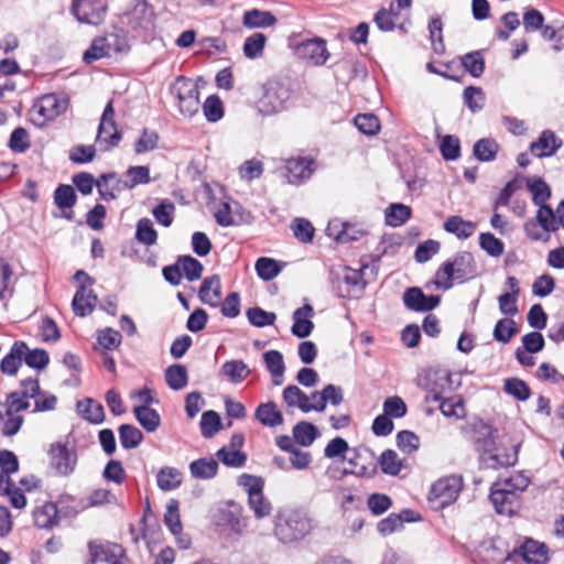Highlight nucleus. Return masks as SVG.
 I'll use <instances>...</instances> for the list:
<instances>
[{
    "label": "nucleus",
    "instance_id": "nucleus-14",
    "mask_svg": "<svg viewBox=\"0 0 564 564\" xmlns=\"http://www.w3.org/2000/svg\"><path fill=\"white\" fill-rule=\"evenodd\" d=\"M425 400L427 402L441 401L451 390V375L444 370H434L426 373Z\"/></svg>",
    "mask_w": 564,
    "mask_h": 564
},
{
    "label": "nucleus",
    "instance_id": "nucleus-15",
    "mask_svg": "<svg viewBox=\"0 0 564 564\" xmlns=\"http://www.w3.org/2000/svg\"><path fill=\"white\" fill-rule=\"evenodd\" d=\"M90 564H120L123 557V549L112 543H89Z\"/></svg>",
    "mask_w": 564,
    "mask_h": 564
},
{
    "label": "nucleus",
    "instance_id": "nucleus-59",
    "mask_svg": "<svg viewBox=\"0 0 564 564\" xmlns=\"http://www.w3.org/2000/svg\"><path fill=\"white\" fill-rule=\"evenodd\" d=\"M126 176L128 180L124 182V187L130 189L139 184H148L150 182L149 167L143 165L129 167L126 172Z\"/></svg>",
    "mask_w": 564,
    "mask_h": 564
},
{
    "label": "nucleus",
    "instance_id": "nucleus-7",
    "mask_svg": "<svg viewBox=\"0 0 564 564\" xmlns=\"http://www.w3.org/2000/svg\"><path fill=\"white\" fill-rule=\"evenodd\" d=\"M178 99L180 112L185 117H193L199 109V93L196 85L187 78L178 77L172 86Z\"/></svg>",
    "mask_w": 564,
    "mask_h": 564
},
{
    "label": "nucleus",
    "instance_id": "nucleus-20",
    "mask_svg": "<svg viewBox=\"0 0 564 564\" xmlns=\"http://www.w3.org/2000/svg\"><path fill=\"white\" fill-rule=\"evenodd\" d=\"M327 235L334 237L339 242L357 241L366 235L361 227L348 223L333 220L327 226Z\"/></svg>",
    "mask_w": 564,
    "mask_h": 564
},
{
    "label": "nucleus",
    "instance_id": "nucleus-51",
    "mask_svg": "<svg viewBox=\"0 0 564 564\" xmlns=\"http://www.w3.org/2000/svg\"><path fill=\"white\" fill-rule=\"evenodd\" d=\"M499 150L498 143L494 139H480L474 145V154L479 161H491Z\"/></svg>",
    "mask_w": 564,
    "mask_h": 564
},
{
    "label": "nucleus",
    "instance_id": "nucleus-57",
    "mask_svg": "<svg viewBox=\"0 0 564 564\" xmlns=\"http://www.w3.org/2000/svg\"><path fill=\"white\" fill-rule=\"evenodd\" d=\"M263 360L272 377H283L285 365L283 356L278 350H268L263 354Z\"/></svg>",
    "mask_w": 564,
    "mask_h": 564
},
{
    "label": "nucleus",
    "instance_id": "nucleus-4",
    "mask_svg": "<svg viewBox=\"0 0 564 564\" xmlns=\"http://www.w3.org/2000/svg\"><path fill=\"white\" fill-rule=\"evenodd\" d=\"M463 488V477L449 475L435 481L429 492V501L435 509H444L452 505Z\"/></svg>",
    "mask_w": 564,
    "mask_h": 564
},
{
    "label": "nucleus",
    "instance_id": "nucleus-36",
    "mask_svg": "<svg viewBox=\"0 0 564 564\" xmlns=\"http://www.w3.org/2000/svg\"><path fill=\"white\" fill-rule=\"evenodd\" d=\"M156 482L163 491L174 490L182 484V473L174 467H162L156 475Z\"/></svg>",
    "mask_w": 564,
    "mask_h": 564
},
{
    "label": "nucleus",
    "instance_id": "nucleus-48",
    "mask_svg": "<svg viewBox=\"0 0 564 564\" xmlns=\"http://www.w3.org/2000/svg\"><path fill=\"white\" fill-rule=\"evenodd\" d=\"M480 248L490 257L498 258L505 252V243L491 232L479 235Z\"/></svg>",
    "mask_w": 564,
    "mask_h": 564
},
{
    "label": "nucleus",
    "instance_id": "nucleus-22",
    "mask_svg": "<svg viewBox=\"0 0 564 564\" xmlns=\"http://www.w3.org/2000/svg\"><path fill=\"white\" fill-rule=\"evenodd\" d=\"M313 161L305 158L290 159L285 162V177L289 183L295 184L307 180L312 174Z\"/></svg>",
    "mask_w": 564,
    "mask_h": 564
},
{
    "label": "nucleus",
    "instance_id": "nucleus-46",
    "mask_svg": "<svg viewBox=\"0 0 564 564\" xmlns=\"http://www.w3.org/2000/svg\"><path fill=\"white\" fill-rule=\"evenodd\" d=\"M379 465L382 473L390 476H397L402 469V460L392 449H386L382 452L379 458Z\"/></svg>",
    "mask_w": 564,
    "mask_h": 564
},
{
    "label": "nucleus",
    "instance_id": "nucleus-44",
    "mask_svg": "<svg viewBox=\"0 0 564 564\" xmlns=\"http://www.w3.org/2000/svg\"><path fill=\"white\" fill-rule=\"evenodd\" d=\"M77 406L84 417L91 423H101L105 419L104 406L93 399L80 401Z\"/></svg>",
    "mask_w": 564,
    "mask_h": 564
},
{
    "label": "nucleus",
    "instance_id": "nucleus-52",
    "mask_svg": "<svg viewBox=\"0 0 564 564\" xmlns=\"http://www.w3.org/2000/svg\"><path fill=\"white\" fill-rule=\"evenodd\" d=\"M518 333L516 322L511 318L499 319L494 328V338L507 344Z\"/></svg>",
    "mask_w": 564,
    "mask_h": 564
},
{
    "label": "nucleus",
    "instance_id": "nucleus-12",
    "mask_svg": "<svg viewBox=\"0 0 564 564\" xmlns=\"http://www.w3.org/2000/svg\"><path fill=\"white\" fill-rule=\"evenodd\" d=\"M517 557H521L527 564H545L547 549L543 543L527 539L519 547L508 554L507 561H516Z\"/></svg>",
    "mask_w": 564,
    "mask_h": 564
},
{
    "label": "nucleus",
    "instance_id": "nucleus-17",
    "mask_svg": "<svg viewBox=\"0 0 564 564\" xmlns=\"http://www.w3.org/2000/svg\"><path fill=\"white\" fill-rule=\"evenodd\" d=\"M366 282L362 278V270L345 268L338 284L340 296L347 299L359 297L364 292Z\"/></svg>",
    "mask_w": 564,
    "mask_h": 564
},
{
    "label": "nucleus",
    "instance_id": "nucleus-24",
    "mask_svg": "<svg viewBox=\"0 0 564 564\" xmlns=\"http://www.w3.org/2000/svg\"><path fill=\"white\" fill-rule=\"evenodd\" d=\"M250 373L249 366L239 359L228 360L219 369V376L234 384L241 383Z\"/></svg>",
    "mask_w": 564,
    "mask_h": 564
},
{
    "label": "nucleus",
    "instance_id": "nucleus-10",
    "mask_svg": "<svg viewBox=\"0 0 564 564\" xmlns=\"http://www.w3.org/2000/svg\"><path fill=\"white\" fill-rule=\"evenodd\" d=\"M122 43L118 34L110 33L95 39L90 47L84 53L83 58L87 64H90L102 57H110L113 53L122 52Z\"/></svg>",
    "mask_w": 564,
    "mask_h": 564
},
{
    "label": "nucleus",
    "instance_id": "nucleus-27",
    "mask_svg": "<svg viewBox=\"0 0 564 564\" xmlns=\"http://www.w3.org/2000/svg\"><path fill=\"white\" fill-rule=\"evenodd\" d=\"M199 299L204 304L216 307L221 300V284L218 275L206 278L199 289Z\"/></svg>",
    "mask_w": 564,
    "mask_h": 564
},
{
    "label": "nucleus",
    "instance_id": "nucleus-61",
    "mask_svg": "<svg viewBox=\"0 0 564 564\" xmlns=\"http://www.w3.org/2000/svg\"><path fill=\"white\" fill-rule=\"evenodd\" d=\"M203 112L209 122H217L224 117V108L220 98L216 95L207 97L203 104Z\"/></svg>",
    "mask_w": 564,
    "mask_h": 564
},
{
    "label": "nucleus",
    "instance_id": "nucleus-21",
    "mask_svg": "<svg viewBox=\"0 0 564 564\" xmlns=\"http://www.w3.org/2000/svg\"><path fill=\"white\" fill-rule=\"evenodd\" d=\"M68 106L66 98L56 94L43 96L37 104L39 113L46 120H53L65 112Z\"/></svg>",
    "mask_w": 564,
    "mask_h": 564
},
{
    "label": "nucleus",
    "instance_id": "nucleus-5",
    "mask_svg": "<svg viewBox=\"0 0 564 564\" xmlns=\"http://www.w3.org/2000/svg\"><path fill=\"white\" fill-rule=\"evenodd\" d=\"M291 90L279 82L264 85V93L258 101V110L263 116H273L286 109Z\"/></svg>",
    "mask_w": 564,
    "mask_h": 564
},
{
    "label": "nucleus",
    "instance_id": "nucleus-19",
    "mask_svg": "<svg viewBox=\"0 0 564 564\" xmlns=\"http://www.w3.org/2000/svg\"><path fill=\"white\" fill-rule=\"evenodd\" d=\"M489 498L499 514L511 517L520 508V498L506 489L492 486Z\"/></svg>",
    "mask_w": 564,
    "mask_h": 564
},
{
    "label": "nucleus",
    "instance_id": "nucleus-30",
    "mask_svg": "<svg viewBox=\"0 0 564 564\" xmlns=\"http://www.w3.org/2000/svg\"><path fill=\"white\" fill-rule=\"evenodd\" d=\"M97 296L93 290L82 285L75 293L72 305L76 315L84 317L94 311Z\"/></svg>",
    "mask_w": 564,
    "mask_h": 564
},
{
    "label": "nucleus",
    "instance_id": "nucleus-47",
    "mask_svg": "<svg viewBox=\"0 0 564 564\" xmlns=\"http://www.w3.org/2000/svg\"><path fill=\"white\" fill-rule=\"evenodd\" d=\"M441 412L447 417L462 419L466 411L460 397L443 398L440 404Z\"/></svg>",
    "mask_w": 564,
    "mask_h": 564
},
{
    "label": "nucleus",
    "instance_id": "nucleus-37",
    "mask_svg": "<svg viewBox=\"0 0 564 564\" xmlns=\"http://www.w3.org/2000/svg\"><path fill=\"white\" fill-rule=\"evenodd\" d=\"M530 479L522 473H517L508 478L499 479L492 486L499 489H506L520 498L521 494L528 488Z\"/></svg>",
    "mask_w": 564,
    "mask_h": 564
},
{
    "label": "nucleus",
    "instance_id": "nucleus-33",
    "mask_svg": "<svg viewBox=\"0 0 564 564\" xmlns=\"http://www.w3.org/2000/svg\"><path fill=\"white\" fill-rule=\"evenodd\" d=\"M444 229L458 239H467L476 231V224L459 216H451L444 223Z\"/></svg>",
    "mask_w": 564,
    "mask_h": 564
},
{
    "label": "nucleus",
    "instance_id": "nucleus-13",
    "mask_svg": "<svg viewBox=\"0 0 564 564\" xmlns=\"http://www.w3.org/2000/svg\"><path fill=\"white\" fill-rule=\"evenodd\" d=\"M52 467L63 476L72 474L77 463L76 452L66 445L57 443L50 449Z\"/></svg>",
    "mask_w": 564,
    "mask_h": 564
},
{
    "label": "nucleus",
    "instance_id": "nucleus-40",
    "mask_svg": "<svg viewBox=\"0 0 564 564\" xmlns=\"http://www.w3.org/2000/svg\"><path fill=\"white\" fill-rule=\"evenodd\" d=\"M386 224L391 227L403 225L411 216V208L404 204H391L384 212Z\"/></svg>",
    "mask_w": 564,
    "mask_h": 564
},
{
    "label": "nucleus",
    "instance_id": "nucleus-45",
    "mask_svg": "<svg viewBox=\"0 0 564 564\" xmlns=\"http://www.w3.org/2000/svg\"><path fill=\"white\" fill-rule=\"evenodd\" d=\"M119 438L123 448H135L143 440L142 432L130 424H123L119 427Z\"/></svg>",
    "mask_w": 564,
    "mask_h": 564
},
{
    "label": "nucleus",
    "instance_id": "nucleus-18",
    "mask_svg": "<svg viewBox=\"0 0 564 564\" xmlns=\"http://www.w3.org/2000/svg\"><path fill=\"white\" fill-rule=\"evenodd\" d=\"M297 54L311 61L314 65H323L329 58V52L326 47V42L323 39L316 37L302 42L297 46Z\"/></svg>",
    "mask_w": 564,
    "mask_h": 564
},
{
    "label": "nucleus",
    "instance_id": "nucleus-42",
    "mask_svg": "<svg viewBox=\"0 0 564 564\" xmlns=\"http://www.w3.org/2000/svg\"><path fill=\"white\" fill-rule=\"evenodd\" d=\"M254 269L260 279L270 281L280 274L282 267L272 258L261 257L256 261Z\"/></svg>",
    "mask_w": 564,
    "mask_h": 564
},
{
    "label": "nucleus",
    "instance_id": "nucleus-3",
    "mask_svg": "<svg viewBox=\"0 0 564 564\" xmlns=\"http://www.w3.org/2000/svg\"><path fill=\"white\" fill-rule=\"evenodd\" d=\"M312 519L302 509L290 510L279 517L275 524V535L283 543L303 539L312 530Z\"/></svg>",
    "mask_w": 564,
    "mask_h": 564
},
{
    "label": "nucleus",
    "instance_id": "nucleus-63",
    "mask_svg": "<svg viewBox=\"0 0 564 564\" xmlns=\"http://www.w3.org/2000/svg\"><path fill=\"white\" fill-rule=\"evenodd\" d=\"M399 18V12L395 11L394 4L390 9H381L375 15V22L381 31H392L395 28V20Z\"/></svg>",
    "mask_w": 564,
    "mask_h": 564
},
{
    "label": "nucleus",
    "instance_id": "nucleus-41",
    "mask_svg": "<svg viewBox=\"0 0 564 564\" xmlns=\"http://www.w3.org/2000/svg\"><path fill=\"white\" fill-rule=\"evenodd\" d=\"M527 187L532 194L534 205H543L551 197L550 186L540 177H530Z\"/></svg>",
    "mask_w": 564,
    "mask_h": 564
},
{
    "label": "nucleus",
    "instance_id": "nucleus-53",
    "mask_svg": "<svg viewBox=\"0 0 564 564\" xmlns=\"http://www.w3.org/2000/svg\"><path fill=\"white\" fill-rule=\"evenodd\" d=\"M464 68L473 76L479 77L485 69V59L479 51L465 54L462 57Z\"/></svg>",
    "mask_w": 564,
    "mask_h": 564
},
{
    "label": "nucleus",
    "instance_id": "nucleus-6",
    "mask_svg": "<svg viewBox=\"0 0 564 564\" xmlns=\"http://www.w3.org/2000/svg\"><path fill=\"white\" fill-rule=\"evenodd\" d=\"M238 485L248 494L250 509L257 518H264L271 513V505L263 497V480L260 477L242 474L238 478Z\"/></svg>",
    "mask_w": 564,
    "mask_h": 564
},
{
    "label": "nucleus",
    "instance_id": "nucleus-32",
    "mask_svg": "<svg viewBox=\"0 0 564 564\" xmlns=\"http://www.w3.org/2000/svg\"><path fill=\"white\" fill-rule=\"evenodd\" d=\"M276 23V18L270 11L259 9L248 10L243 13L242 24L247 29H263Z\"/></svg>",
    "mask_w": 564,
    "mask_h": 564
},
{
    "label": "nucleus",
    "instance_id": "nucleus-28",
    "mask_svg": "<svg viewBox=\"0 0 564 564\" xmlns=\"http://www.w3.org/2000/svg\"><path fill=\"white\" fill-rule=\"evenodd\" d=\"M254 417L268 427H275L283 423L282 412L273 401L259 404L256 409Z\"/></svg>",
    "mask_w": 564,
    "mask_h": 564
},
{
    "label": "nucleus",
    "instance_id": "nucleus-64",
    "mask_svg": "<svg viewBox=\"0 0 564 564\" xmlns=\"http://www.w3.org/2000/svg\"><path fill=\"white\" fill-rule=\"evenodd\" d=\"M54 202L61 209L72 208L76 203V194L70 185H59L54 193Z\"/></svg>",
    "mask_w": 564,
    "mask_h": 564
},
{
    "label": "nucleus",
    "instance_id": "nucleus-38",
    "mask_svg": "<svg viewBox=\"0 0 564 564\" xmlns=\"http://www.w3.org/2000/svg\"><path fill=\"white\" fill-rule=\"evenodd\" d=\"M133 413L138 422L148 432H154L160 426L161 417L154 409L145 405H135Z\"/></svg>",
    "mask_w": 564,
    "mask_h": 564
},
{
    "label": "nucleus",
    "instance_id": "nucleus-56",
    "mask_svg": "<svg viewBox=\"0 0 564 564\" xmlns=\"http://www.w3.org/2000/svg\"><path fill=\"white\" fill-rule=\"evenodd\" d=\"M221 427L220 416L217 412L209 410L203 413L200 419L202 435L206 438L214 436Z\"/></svg>",
    "mask_w": 564,
    "mask_h": 564
},
{
    "label": "nucleus",
    "instance_id": "nucleus-23",
    "mask_svg": "<svg viewBox=\"0 0 564 564\" xmlns=\"http://www.w3.org/2000/svg\"><path fill=\"white\" fill-rule=\"evenodd\" d=\"M313 316V307L310 304H305L302 307L297 308L293 313V326L292 334L299 338L307 337L313 328L314 324L311 321Z\"/></svg>",
    "mask_w": 564,
    "mask_h": 564
},
{
    "label": "nucleus",
    "instance_id": "nucleus-55",
    "mask_svg": "<svg viewBox=\"0 0 564 564\" xmlns=\"http://www.w3.org/2000/svg\"><path fill=\"white\" fill-rule=\"evenodd\" d=\"M178 265L188 281L198 280L204 270L203 264L191 256L181 257L178 259Z\"/></svg>",
    "mask_w": 564,
    "mask_h": 564
},
{
    "label": "nucleus",
    "instance_id": "nucleus-39",
    "mask_svg": "<svg viewBox=\"0 0 564 564\" xmlns=\"http://www.w3.org/2000/svg\"><path fill=\"white\" fill-rule=\"evenodd\" d=\"M318 436L317 427L306 421L299 422L293 427V438L296 444L302 446H310Z\"/></svg>",
    "mask_w": 564,
    "mask_h": 564
},
{
    "label": "nucleus",
    "instance_id": "nucleus-29",
    "mask_svg": "<svg viewBox=\"0 0 564 564\" xmlns=\"http://www.w3.org/2000/svg\"><path fill=\"white\" fill-rule=\"evenodd\" d=\"M560 147L561 142L557 141L555 134L545 130L536 141L531 143L530 150L533 155L544 158L553 155Z\"/></svg>",
    "mask_w": 564,
    "mask_h": 564
},
{
    "label": "nucleus",
    "instance_id": "nucleus-50",
    "mask_svg": "<svg viewBox=\"0 0 564 564\" xmlns=\"http://www.w3.org/2000/svg\"><path fill=\"white\" fill-rule=\"evenodd\" d=\"M135 238L140 243L152 246L156 242L158 232L149 218H141L137 224Z\"/></svg>",
    "mask_w": 564,
    "mask_h": 564
},
{
    "label": "nucleus",
    "instance_id": "nucleus-11",
    "mask_svg": "<svg viewBox=\"0 0 564 564\" xmlns=\"http://www.w3.org/2000/svg\"><path fill=\"white\" fill-rule=\"evenodd\" d=\"M72 12L79 22L97 25L104 20L106 4L102 0H73Z\"/></svg>",
    "mask_w": 564,
    "mask_h": 564
},
{
    "label": "nucleus",
    "instance_id": "nucleus-62",
    "mask_svg": "<svg viewBox=\"0 0 564 564\" xmlns=\"http://www.w3.org/2000/svg\"><path fill=\"white\" fill-rule=\"evenodd\" d=\"M505 391L514 397L519 401H525L530 398L531 391L529 386L521 379L510 378L505 381Z\"/></svg>",
    "mask_w": 564,
    "mask_h": 564
},
{
    "label": "nucleus",
    "instance_id": "nucleus-2",
    "mask_svg": "<svg viewBox=\"0 0 564 564\" xmlns=\"http://www.w3.org/2000/svg\"><path fill=\"white\" fill-rule=\"evenodd\" d=\"M476 273L474 257L468 251H460L452 260L445 261L436 271L435 284L437 288L448 290L453 281H465Z\"/></svg>",
    "mask_w": 564,
    "mask_h": 564
},
{
    "label": "nucleus",
    "instance_id": "nucleus-25",
    "mask_svg": "<svg viewBox=\"0 0 564 564\" xmlns=\"http://www.w3.org/2000/svg\"><path fill=\"white\" fill-rule=\"evenodd\" d=\"M28 346L23 341H15L9 354H7L0 364V369L8 376H13L18 372L23 361V355H25Z\"/></svg>",
    "mask_w": 564,
    "mask_h": 564
},
{
    "label": "nucleus",
    "instance_id": "nucleus-60",
    "mask_svg": "<svg viewBox=\"0 0 564 564\" xmlns=\"http://www.w3.org/2000/svg\"><path fill=\"white\" fill-rule=\"evenodd\" d=\"M249 323L256 327H264L273 325L276 315L272 312H267L260 307H251L246 312Z\"/></svg>",
    "mask_w": 564,
    "mask_h": 564
},
{
    "label": "nucleus",
    "instance_id": "nucleus-34",
    "mask_svg": "<svg viewBox=\"0 0 564 564\" xmlns=\"http://www.w3.org/2000/svg\"><path fill=\"white\" fill-rule=\"evenodd\" d=\"M282 399L289 409L297 408L302 412H310L308 395L304 393L297 386L290 384L284 388Z\"/></svg>",
    "mask_w": 564,
    "mask_h": 564
},
{
    "label": "nucleus",
    "instance_id": "nucleus-49",
    "mask_svg": "<svg viewBox=\"0 0 564 564\" xmlns=\"http://www.w3.org/2000/svg\"><path fill=\"white\" fill-rule=\"evenodd\" d=\"M463 98L465 105L471 112H478L485 105V93L480 87L468 86L464 89Z\"/></svg>",
    "mask_w": 564,
    "mask_h": 564
},
{
    "label": "nucleus",
    "instance_id": "nucleus-1",
    "mask_svg": "<svg viewBox=\"0 0 564 564\" xmlns=\"http://www.w3.org/2000/svg\"><path fill=\"white\" fill-rule=\"evenodd\" d=\"M475 442L482 446L486 453H490L487 458L489 467H509L513 466L518 460V453L521 446L520 437H512L510 445L511 449L501 453L500 448L495 447L497 430L484 421H477L473 424Z\"/></svg>",
    "mask_w": 564,
    "mask_h": 564
},
{
    "label": "nucleus",
    "instance_id": "nucleus-8",
    "mask_svg": "<svg viewBox=\"0 0 564 564\" xmlns=\"http://www.w3.org/2000/svg\"><path fill=\"white\" fill-rule=\"evenodd\" d=\"M128 24L138 31L151 33L155 29L156 15L147 0H134L127 12Z\"/></svg>",
    "mask_w": 564,
    "mask_h": 564
},
{
    "label": "nucleus",
    "instance_id": "nucleus-43",
    "mask_svg": "<svg viewBox=\"0 0 564 564\" xmlns=\"http://www.w3.org/2000/svg\"><path fill=\"white\" fill-rule=\"evenodd\" d=\"M165 380L172 390L183 389L188 381V375L185 366L172 365L165 370Z\"/></svg>",
    "mask_w": 564,
    "mask_h": 564
},
{
    "label": "nucleus",
    "instance_id": "nucleus-54",
    "mask_svg": "<svg viewBox=\"0 0 564 564\" xmlns=\"http://www.w3.org/2000/svg\"><path fill=\"white\" fill-rule=\"evenodd\" d=\"M216 456L224 465L229 467H242L247 460L246 454L240 449H231L227 446L218 449Z\"/></svg>",
    "mask_w": 564,
    "mask_h": 564
},
{
    "label": "nucleus",
    "instance_id": "nucleus-31",
    "mask_svg": "<svg viewBox=\"0 0 564 564\" xmlns=\"http://www.w3.org/2000/svg\"><path fill=\"white\" fill-rule=\"evenodd\" d=\"M34 524L41 529H51L58 523L57 506L53 502H46L33 511Z\"/></svg>",
    "mask_w": 564,
    "mask_h": 564
},
{
    "label": "nucleus",
    "instance_id": "nucleus-26",
    "mask_svg": "<svg viewBox=\"0 0 564 564\" xmlns=\"http://www.w3.org/2000/svg\"><path fill=\"white\" fill-rule=\"evenodd\" d=\"M414 511L412 510H403L400 513H391L387 518L379 521L377 529L378 532L386 536L392 534L401 530L404 525V522L413 521Z\"/></svg>",
    "mask_w": 564,
    "mask_h": 564
},
{
    "label": "nucleus",
    "instance_id": "nucleus-35",
    "mask_svg": "<svg viewBox=\"0 0 564 564\" xmlns=\"http://www.w3.org/2000/svg\"><path fill=\"white\" fill-rule=\"evenodd\" d=\"M217 470L218 463L212 457L199 458L189 464L191 475L197 479H210L216 476Z\"/></svg>",
    "mask_w": 564,
    "mask_h": 564
},
{
    "label": "nucleus",
    "instance_id": "nucleus-58",
    "mask_svg": "<svg viewBox=\"0 0 564 564\" xmlns=\"http://www.w3.org/2000/svg\"><path fill=\"white\" fill-rule=\"evenodd\" d=\"M164 522L174 535H178L182 532L177 500L171 499L167 502L166 512L164 514Z\"/></svg>",
    "mask_w": 564,
    "mask_h": 564
},
{
    "label": "nucleus",
    "instance_id": "nucleus-16",
    "mask_svg": "<svg viewBox=\"0 0 564 564\" xmlns=\"http://www.w3.org/2000/svg\"><path fill=\"white\" fill-rule=\"evenodd\" d=\"M438 295H425L420 288H410L403 294L406 308L414 312H429L440 304Z\"/></svg>",
    "mask_w": 564,
    "mask_h": 564
},
{
    "label": "nucleus",
    "instance_id": "nucleus-9",
    "mask_svg": "<svg viewBox=\"0 0 564 564\" xmlns=\"http://www.w3.org/2000/svg\"><path fill=\"white\" fill-rule=\"evenodd\" d=\"M121 133L116 127L115 109L112 100H110L104 109L96 141L99 144H105L104 150H109L117 147L121 141Z\"/></svg>",
    "mask_w": 564,
    "mask_h": 564
}]
</instances>
